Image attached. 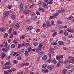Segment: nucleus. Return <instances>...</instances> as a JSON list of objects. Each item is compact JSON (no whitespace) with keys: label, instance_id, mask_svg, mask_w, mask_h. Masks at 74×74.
Instances as JSON below:
<instances>
[{"label":"nucleus","instance_id":"f257e3e1","mask_svg":"<svg viewBox=\"0 0 74 74\" xmlns=\"http://www.w3.org/2000/svg\"><path fill=\"white\" fill-rule=\"evenodd\" d=\"M69 59H70L69 61L70 63H72L74 62V57H69Z\"/></svg>","mask_w":74,"mask_h":74},{"label":"nucleus","instance_id":"f03ea898","mask_svg":"<svg viewBox=\"0 0 74 74\" xmlns=\"http://www.w3.org/2000/svg\"><path fill=\"white\" fill-rule=\"evenodd\" d=\"M20 11H22L23 10V3H21L19 6Z\"/></svg>","mask_w":74,"mask_h":74},{"label":"nucleus","instance_id":"7ed1b4c3","mask_svg":"<svg viewBox=\"0 0 74 74\" xmlns=\"http://www.w3.org/2000/svg\"><path fill=\"white\" fill-rule=\"evenodd\" d=\"M58 43L59 44V45H64V42L61 41H59L58 42Z\"/></svg>","mask_w":74,"mask_h":74},{"label":"nucleus","instance_id":"20e7f679","mask_svg":"<svg viewBox=\"0 0 74 74\" xmlns=\"http://www.w3.org/2000/svg\"><path fill=\"white\" fill-rule=\"evenodd\" d=\"M48 58V56L47 55H45L43 56L42 59L43 60H46Z\"/></svg>","mask_w":74,"mask_h":74},{"label":"nucleus","instance_id":"39448f33","mask_svg":"<svg viewBox=\"0 0 74 74\" xmlns=\"http://www.w3.org/2000/svg\"><path fill=\"white\" fill-rule=\"evenodd\" d=\"M1 59H3L5 58V53H2L1 54Z\"/></svg>","mask_w":74,"mask_h":74},{"label":"nucleus","instance_id":"423d86ee","mask_svg":"<svg viewBox=\"0 0 74 74\" xmlns=\"http://www.w3.org/2000/svg\"><path fill=\"white\" fill-rule=\"evenodd\" d=\"M11 66L10 65H9L8 66H5V67H3V69H10Z\"/></svg>","mask_w":74,"mask_h":74},{"label":"nucleus","instance_id":"0eeeda50","mask_svg":"<svg viewBox=\"0 0 74 74\" xmlns=\"http://www.w3.org/2000/svg\"><path fill=\"white\" fill-rule=\"evenodd\" d=\"M47 69L49 70H53V66H49L47 67Z\"/></svg>","mask_w":74,"mask_h":74},{"label":"nucleus","instance_id":"6e6552de","mask_svg":"<svg viewBox=\"0 0 74 74\" xmlns=\"http://www.w3.org/2000/svg\"><path fill=\"white\" fill-rule=\"evenodd\" d=\"M50 21H47V26H51V24Z\"/></svg>","mask_w":74,"mask_h":74},{"label":"nucleus","instance_id":"1a4fd4ad","mask_svg":"<svg viewBox=\"0 0 74 74\" xmlns=\"http://www.w3.org/2000/svg\"><path fill=\"white\" fill-rule=\"evenodd\" d=\"M42 4H43V2L42 1H39L38 3V5H39V7L41 6V5H42Z\"/></svg>","mask_w":74,"mask_h":74},{"label":"nucleus","instance_id":"9d476101","mask_svg":"<svg viewBox=\"0 0 74 74\" xmlns=\"http://www.w3.org/2000/svg\"><path fill=\"white\" fill-rule=\"evenodd\" d=\"M25 37L26 36L24 35H21L20 37V39L21 40H23V39H25Z\"/></svg>","mask_w":74,"mask_h":74},{"label":"nucleus","instance_id":"9b49d317","mask_svg":"<svg viewBox=\"0 0 74 74\" xmlns=\"http://www.w3.org/2000/svg\"><path fill=\"white\" fill-rule=\"evenodd\" d=\"M67 72V69H63L62 71V73L63 74H66Z\"/></svg>","mask_w":74,"mask_h":74},{"label":"nucleus","instance_id":"f8f14e48","mask_svg":"<svg viewBox=\"0 0 74 74\" xmlns=\"http://www.w3.org/2000/svg\"><path fill=\"white\" fill-rule=\"evenodd\" d=\"M14 27L16 29H18V28H19V24H18V23H16Z\"/></svg>","mask_w":74,"mask_h":74},{"label":"nucleus","instance_id":"ddd939ff","mask_svg":"<svg viewBox=\"0 0 74 74\" xmlns=\"http://www.w3.org/2000/svg\"><path fill=\"white\" fill-rule=\"evenodd\" d=\"M66 67L67 69H71L73 67V66L72 65H68Z\"/></svg>","mask_w":74,"mask_h":74},{"label":"nucleus","instance_id":"4468645a","mask_svg":"<svg viewBox=\"0 0 74 74\" xmlns=\"http://www.w3.org/2000/svg\"><path fill=\"white\" fill-rule=\"evenodd\" d=\"M63 23V22L62 21H57V24L58 25H60V24H62Z\"/></svg>","mask_w":74,"mask_h":74},{"label":"nucleus","instance_id":"2eb2a0df","mask_svg":"<svg viewBox=\"0 0 74 74\" xmlns=\"http://www.w3.org/2000/svg\"><path fill=\"white\" fill-rule=\"evenodd\" d=\"M42 71L43 73H48V70L45 69H42Z\"/></svg>","mask_w":74,"mask_h":74},{"label":"nucleus","instance_id":"dca6fc26","mask_svg":"<svg viewBox=\"0 0 74 74\" xmlns=\"http://www.w3.org/2000/svg\"><path fill=\"white\" fill-rule=\"evenodd\" d=\"M38 54H39L40 55H42L43 53H43V51H42L40 50V51H39L38 52Z\"/></svg>","mask_w":74,"mask_h":74},{"label":"nucleus","instance_id":"f3484780","mask_svg":"<svg viewBox=\"0 0 74 74\" xmlns=\"http://www.w3.org/2000/svg\"><path fill=\"white\" fill-rule=\"evenodd\" d=\"M47 64H44L42 66V68H45V67H47Z\"/></svg>","mask_w":74,"mask_h":74},{"label":"nucleus","instance_id":"a211bd4d","mask_svg":"<svg viewBox=\"0 0 74 74\" xmlns=\"http://www.w3.org/2000/svg\"><path fill=\"white\" fill-rule=\"evenodd\" d=\"M58 15H59L58 13H56L53 15V17H54V18H56V16H58Z\"/></svg>","mask_w":74,"mask_h":74},{"label":"nucleus","instance_id":"6ab92c4d","mask_svg":"<svg viewBox=\"0 0 74 74\" xmlns=\"http://www.w3.org/2000/svg\"><path fill=\"white\" fill-rule=\"evenodd\" d=\"M17 59V60H22V58L20 56H18Z\"/></svg>","mask_w":74,"mask_h":74},{"label":"nucleus","instance_id":"aec40b11","mask_svg":"<svg viewBox=\"0 0 74 74\" xmlns=\"http://www.w3.org/2000/svg\"><path fill=\"white\" fill-rule=\"evenodd\" d=\"M69 60H66L64 62V63L65 65H67V64H68V63H69Z\"/></svg>","mask_w":74,"mask_h":74},{"label":"nucleus","instance_id":"412c9836","mask_svg":"<svg viewBox=\"0 0 74 74\" xmlns=\"http://www.w3.org/2000/svg\"><path fill=\"white\" fill-rule=\"evenodd\" d=\"M12 5H8V8L9 10H10L11 8H12Z\"/></svg>","mask_w":74,"mask_h":74},{"label":"nucleus","instance_id":"4be33fe9","mask_svg":"<svg viewBox=\"0 0 74 74\" xmlns=\"http://www.w3.org/2000/svg\"><path fill=\"white\" fill-rule=\"evenodd\" d=\"M56 60H58L59 61H60V60H62L59 57V56H56Z\"/></svg>","mask_w":74,"mask_h":74},{"label":"nucleus","instance_id":"5701e85b","mask_svg":"<svg viewBox=\"0 0 74 74\" xmlns=\"http://www.w3.org/2000/svg\"><path fill=\"white\" fill-rule=\"evenodd\" d=\"M10 14V12H6V14H5V17L6 18L8 17V14Z\"/></svg>","mask_w":74,"mask_h":74},{"label":"nucleus","instance_id":"b1692460","mask_svg":"<svg viewBox=\"0 0 74 74\" xmlns=\"http://www.w3.org/2000/svg\"><path fill=\"white\" fill-rule=\"evenodd\" d=\"M25 56H29V53H27V51H25Z\"/></svg>","mask_w":74,"mask_h":74},{"label":"nucleus","instance_id":"393cba45","mask_svg":"<svg viewBox=\"0 0 74 74\" xmlns=\"http://www.w3.org/2000/svg\"><path fill=\"white\" fill-rule=\"evenodd\" d=\"M12 62L14 64H17L18 63V61L16 60H13Z\"/></svg>","mask_w":74,"mask_h":74},{"label":"nucleus","instance_id":"a878e982","mask_svg":"<svg viewBox=\"0 0 74 74\" xmlns=\"http://www.w3.org/2000/svg\"><path fill=\"white\" fill-rule=\"evenodd\" d=\"M42 46H43V45H42V44L41 43H40L38 47L40 48V49H41V48H42Z\"/></svg>","mask_w":74,"mask_h":74},{"label":"nucleus","instance_id":"bb28decb","mask_svg":"<svg viewBox=\"0 0 74 74\" xmlns=\"http://www.w3.org/2000/svg\"><path fill=\"white\" fill-rule=\"evenodd\" d=\"M58 28L60 29H62L63 28V26L62 25H60L58 26Z\"/></svg>","mask_w":74,"mask_h":74},{"label":"nucleus","instance_id":"cd10ccee","mask_svg":"<svg viewBox=\"0 0 74 74\" xmlns=\"http://www.w3.org/2000/svg\"><path fill=\"white\" fill-rule=\"evenodd\" d=\"M52 62L54 64H56L58 63V62L56 60H53L52 61Z\"/></svg>","mask_w":74,"mask_h":74},{"label":"nucleus","instance_id":"c85d7f7f","mask_svg":"<svg viewBox=\"0 0 74 74\" xmlns=\"http://www.w3.org/2000/svg\"><path fill=\"white\" fill-rule=\"evenodd\" d=\"M31 21H36V16L34 17L33 18H31Z\"/></svg>","mask_w":74,"mask_h":74},{"label":"nucleus","instance_id":"c756f323","mask_svg":"<svg viewBox=\"0 0 74 74\" xmlns=\"http://www.w3.org/2000/svg\"><path fill=\"white\" fill-rule=\"evenodd\" d=\"M5 28H4V27L1 28V32H5Z\"/></svg>","mask_w":74,"mask_h":74},{"label":"nucleus","instance_id":"7c9ffc66","mask_svg":"<svg viewBox=\"0 0 74 74\" xmlns=\"http://www.w3.org/2000/svg\"><path fill=\"white\" fill-rule=\"evenodd\" d=\"M2 51H3V52H7V49L5 48H2Z\"/></svg>","mask_w":74,"mask_h":74},{"label":"nucleus","instance_id":"2f4dec72","mask_svg":"<svg viewBox=\"0 0 74 74\" xmlns=\"http://www.w3.org/2000/svg\"><path fill=\"white\" fill-rule=\"evenodd\" d=\"M7 36H8V34L7 33H5L3 35V37L4 38H6V37H7Z\"/></svg>","mask_w":74,"mask_h":74},{"label":"nucleus","instance_id":"473e14b6","mask_svg":"<svg viewBox=\"0 0 74 74\" xmlns=\"http://www.w3.org/2000/svg\"><path fill=\"white\" fill-rule=\"evenodd\" d=\"M33 45L34 46H37L38 45V42H34L33 43Z\"/></svg>","mask_w":74,"mask_h":74},{"label":"nucleus","instance_id":"72a5a7b5","mask_svg":"<svg viewBox=\"0 0 74 74\" xmlns=\"http://www.w3.org/2000/svg\"><path fill=\"white\" fill-rule=\"evenodd\" d=\"M30 15L32 16H33L34 15H35V13L34 12H31L30 14Z\"/></svg>","mask_w":74,"mask_h":74},{"label":"nucleus","instance_id":"f704fd0d","mask_svg":"<svg viewBox=\"0 0 74 74\" xmlns=\"http://www.w3.org/2000/svg\"><path fill=\"white\" fill-rule=\"evenodd\" d=\"M54 49H56V47H54V48H51L50 49V50L51 51H53V50H54Z\"/></svg>","mask_w":74,"mask_h":74},{"label":"nucleus","instance_id":"c9c22d12","mask_svg":"<svg viewBox=\"0 0 74 74\" xmlns=\"http://www.w3.org/2000/svg\"><path fill=\"white\" fill-rule=\"evenodd\" d=\"M43 6V7H44V8H47V3H44Z\"/></svg>","mask_w":74,"mask_h":74},{"label":"nucleus","instance_id":"e433bc0d","mask_svg":"<svg viewBox=\"0 0 74 74\" xmlns=\"http://www.w3.org/2000/svg\"><path fill=\"white\" fill-rule=\"evenodd\" d=\"M15 45L14 44H12L10 47L11 48H15Z\"/></svg>","mask_w":74,"mask_h":74},{"label":"nucleus","instance_id":"4c0bfd02","mask_svg":"<svg viewBox=\"0 0 74 74\" xmlns=\"http://www.w3.org/2000/svg\"><path fill=\"white\" fill-rule=\"evenodd\" d=\"M41 48L38 47V48H36L35 49V50H36V51H40V50H41Z\"/></svg>","mask_w":74,"mask_h":74},{"label":"nucleus","instance_id":"58836bf2","mask_svg":"<svg viewBox=\"0 0 74 74\" xmlns=\"http://www.w3.org/2000/svg\"><path fill=\"white\" fill-rule=\"evenodd\" d=\"M21 53H23L25 52V50L23 49H21Z\"/></svg>","mask_w":74,"mask_h":74},{"label":"nucleus","instance_id":"ea45409f","mask_svg":"<svg viewBox=\"0 0 74 74\" xmlns=\"http://www.w3.org/2000/svg\"><path fill=\"white\" fill-rule=\"evenodd\" d=\"M33 29V27L32 26H29L28 27V29L29 30H31Z\"/></svg>","mask_w":74,"mask_h":74},{"label":"nucleus","instance_id":"a19ab883","mask_svg":"<svg viewBox=\"0 0 74 74\" xmlns=\"http://www.w3.org/2000/svg\"><path fill=\"white\" fill-rule=\"evenodd\" d=\"M64 34L65 36H68V32L66 31H65L64 32Z\"/></svg>","mask_w":74,"mask_h":74},{"label":"nucleus","instance_id":"79ce46f5","mask_svg":"<svg viewBox=\"0 0 74 74\" xmlns=\"http://www.w3.org/2000/svg\"><path fill=\"white\" fill-rule=\"evenodd\" d=\"M67 30L69 32H71V33L73 32L71 31V30L70 29H67Z\"/></svg>","mask_w":74,"mask_h":74},{"label":"nucleus","instance_id":"37998d69","mask_svg":"<svg viewBox=\"0 0 74 74\" xmlns=\"http://www.w3.org/2000/svg\"><path fill=\"white\" fill-rule=\"evenodd\" d=\"M44 10V9H43V8L41 7H40L39 8V9L38 10V11H42V10Z\"/></svg>","mask_w":74,"mask_h":74},{"label":"nucleus","instance_id":"c03bdc74","mask_svg":"<svg viewBox=\"0 0 74 74\" xmlns=\"http://www.w3.org/2000/svg\"><path fill=\"white\" fill-rule=\"evenodd\" d=\"M71 72H72V71L71 70H69L67 71V73L68 74H71Z\"/></svg>","mask_w":74,"mask_h":74},{"label":"nucleus","instance_id":"a18cd8bd","mask_svg":"<svg viewBox=\"0 0 74 74\" xmlns=\"http://www.w3.org/2000/svg\"><path fill=\"white\" fill-rule=\"evenodd\" d=\"M64 9L63 8L61 9V12L62 14H63L64 12Z\"/></svg>","mask_w":74,"mask_h":74},{"label":"nucleus","instance_id":"49530a36","mask_svg":"<svg viewBox=\"0 0 74 74\" xmlns=\"http://www.w3.org/2000/svg\"><path fill=\"white\" fill-rule=\"evenodd\" d=\"M56 32H55L53 34H52V36H53V37H55V36H56Z\"/></svg>","mask_w":74,"mask_h":74},{"label":"nucleus","instance_id":"de8ad7c7","mask_svg":"<svg viewBox=\"0 0 74 74\" xmlns=\"http://www.w3.org/2000/svg\"><path fill=\"white\" fill-rule=\"evenodd\" d=\"M5 65H10V64H11V63L7 62L5 63Z\"/></svg>","mask_w":74,"mask_h":74},{"label":"nucleus","instance_id":"09e8293b","mask_svg":"<svg viewBox=\"0 0 74 74\" xmlns=\"http://www.w3.org/2000/svg\"><path fill=\"white\" fill-rule=\"evenodd\" d=\"M31 50H32V47H29L28 49V52H30Z\"/></svg>","mask_w":74,"mask_h":74},{"label":"nucleus","instance_id":"8fccbe9b","mask_svg":"<svg viewBox=\"0 0 74 74\" xmlns=\"http://www.w3.org/2000/svg\"><path fill=\"white\" fill-rule=\"evenodd\" d=\"M61 64H60L59 62L57 64L56 66L57 67H59V66H60Z\"/></svg>","mask_w":74,"mask_h":74},{"label":"nucleus","instance_id":"3c124183","mask_svg":"<svg viewBox=\"0 0 74 74\" xmlns=\"http://www.w3.org/2000/svg\"><path fill=\"white\" fill-rule=\"evenodd\" d=\"M41 37L42 38H45V37H46V36L45 34H43L42 35Z\"/></svg>","mask_w":74,"mask_h":74},{"label":"nucleus","instance_id":"603ef678","mask_svg":"<svg viewBox=\"0 0 74 74\" xmlns=\"http://www.w3.org/2000/svg\"><path fill=\"white\" fill-rule=\"evenodd\" d=\"M50 24H51V26H52L54 25V22L52 21L50 22Z\"/></svg>","mask_w":74,"mask_h":74},{"label":"nucleus","instance_id":"864d4df0","mask_svg":"<svg viewBox=\"0 0 74 74\" xmlns=\"http://www.w3.org/2000/svg\"><path fill=\"white\" fill-rule=\"evenodd\" d=\"M68 37L69 38H73V36L72 35H69Z\"/></svg>","mask_w":74,"mask_h":74},{"label":"nucleus","instance_id":"5fc2aeb1","mask_svg":"<svg viewBox=\"0 0 74 74\" xmlns=\"http://www.w3.org/2000/svg\"><path fill=\"white\" fill-rule=\"evenodd\" d=\"M36 14H37V15H40V13L38 12V11H36Z\"/></svg>","mask_w":74,"mask_h":74},{"label":"nucleus","instance_id":"6e6d98bb","mask_svg":"<svg viewBox=\"0 0 74 74\" xmlns=\"http://www.w3.org/2000/svg\"><path fill=\"white\" fill-rule=\"evenodd\" d=\"M25 46L26 47H29V46H30V44L28 43H25Z\"/></svg>","mask_w":74,"mask_h":74},{"label":"nucleus","instance_id":"4d7b16f0","mask_svg":"<svg viewBox=\"0 0 74 74\" xmlns=\"http://www.w3.org/2000/svg\"><path fill=\"white\" fill-rule=\"evenodd\" d=\"M10 58H11V57L10 56H8L6 57V60H8Z\"/></svg>","mask_w":74,"mask_h":74},{"label":"nucleus","instance_id":"13d9d810","mask_svg":"<svg viewBox=\"0 0 74 74\" xmlns=\"http://www.w3.org/2000/svg\"><path fill=\"white\" fill-rule=\"evenodd\" d=\"M73 16H70L69 18V19H72L73 18Z\"/></svg>","mask_w":74,"mask_h":74},{"label":"nucleus","instance_id":"bf43d9fd","mask_svg":"<svg viewBox=\"0 0 74 74\" xmlns=\"http://www.w3.org/2000/svg\"><path fill=\"white\" fill-rule=\"evenodd\" d=\"M8 72V73H11L12 72V70L11 69H9L7 71Z\"/></svg>","mask_w":74,"mask_h":74},{"label":"nucleus","instance_id":"052dcab7","mask_svg":"<svg viewBox=\"0 0 74 74\" xmlns=\"http://www.w3.org/2000/svg\"><path fill=\"white\" fill-rule=\"evenodd\" d=\"M14 44H15L16 45V44H18V42H17V41H16V40H15L14 41Z\"/></svg>","mask_w":74,"mask_h":74},{"label":"nucleus","instance_id":"680f3d73","mask_svg":"<svg viewBox=\"0 0 74 74\" xmlns=\"http://www.w3.org/2000/svg\"><path fill=\"white\" fill-rule=\"evenodd\" d=\"M66 40H67L66 38H62V40H63V41H66Z\"/></svg>","mask_w":74,"mask_h":74},{"label":"nucleus","instance_id":"e2e57ef3","mask_svg":"<svg viewBox=\"0 0 74 74\" xmlns=\"http://www.w3.org/2000/svg\"><path fill=\"white\" fill-rule=\"evenodd\" d=\"M25 44H26V43L23 42V43L21 45V47H23V46H25Z\"/></svg>","mask_w":74,"mask_h":74},{"label":"nucleus","instance_id":"0e129e2a","mask_svg":"<svg viewBox=\"0 0 74 74\" xmlns=\"http://www.w3.org/2000/svg\"><path fill=\"white\" fill-rule=\"evenodd\" d=\"M51 44H52V45H56V44H57V43H56V42H54L53 43H51Z\"/></svg>","mask_w":74,"mask_h":74},{"label":"nucleus","instance_id":"69168bd1","mask_svg":"<svg viewBox=\"0 0 74 74\" xmlns=\"http://www.w3.org/2000/svg\"><path fill=\"white\" fill-rule=\"evenodd\" d=\"M52 61V60L51 59H49L48 60V62L49 63H50V62H51Z\"/></svg>","mask_w":74,"mask_h":74},{"label":"nucleus","instance_id":"338daca9","mask_svg":"<svg viewBox=\"0 0 74 74\" xmlns=\"http://www.w3.org/2000/svg\"><path fill=\"white\" fill-rule=\"evenodd\" d=\"M59 63H61V64L63 63L64 62H63V60H61L60 61H59L58 62Z\"/></svg>","mask_w":74,"mask_h":74},{"label":"nucleus","instance_id":"774afa93","mask_svg":"<svg viewBox=\"0 0 74 74\" xmlns=\"http://www.w3.org/2000/svg\"><path fill=\"white\" fill-rule=\"evenodd\" d=\"M4 74H8V71H5L4 72Z\"/></svg>","mask_w":74,"mask_h":74}]
</instances>
